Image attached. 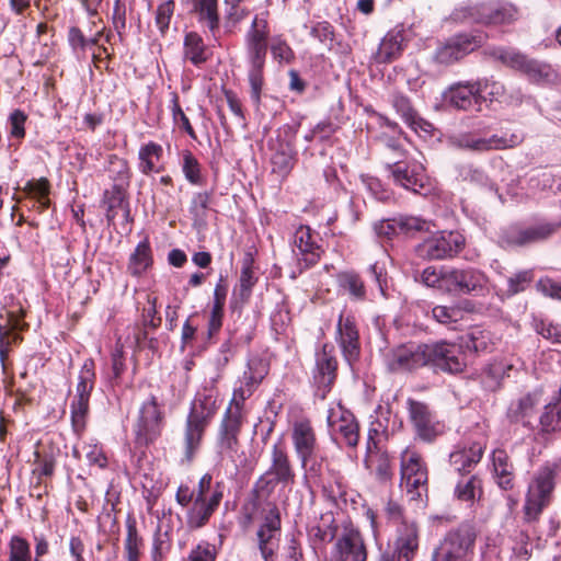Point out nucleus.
Returning <instances> with one entry per match:
<instances>
[{
  "label": "nucleus",
  "instance_id": "nucleus-1",
  "mask_svg": "<svg viewBox=\"0 0 561 561\" xmlns=\"http://www.w3.org/2000/svg\"><path fill=\"white\" fill-rule=\"evenodd\" d=\"M387 149L391 156L386 157V168L392 181L405 190L421 193L428 181L422 163L405 160V152L396 142H389Z\"/></svg>",
  "mask_w": 561,
  "mask_h": 561
},
{
  "label": "nucleus",
  "instance_id": "nucleus-2",
  "mask_svg": "<svg viewBox=\"0 0 561 561\" xmlns=\"http://www.w3.org/2000/svg\"><path fill=\"white\" fill-rule=\"evenodd\" d=\"M216 411V399L211 394L199 396L193 401L184 431L185 457L187 460H192L199 448L205 430Z\"/></svg>",
  "mask_w": 561,
  "mask_h": 561
},
{
  "label": "nucleus",
  "instance_id": "nucleus-3",
  "mask_svg": "<svg viewBox=\"0 0 561 561\" xmlns=\"http://www.w3.org/2000/svg\"><path fill=\"white\" fill-rule=\"evenodd\" d=\"M296 473L283 443H276L271 449V463L268 469L259 478L255 490L260 493L271 494L276 485L284 488L295 483Z\"/></svg>",
  "mask_w": 561,
  "mask_h": 561
},
{
  "label": "nucleus",
  "instance_id": "nucleus-4",
  "mask_svg": "<svg viewBox=\"0 0 561 561\" xmlns=\"http://www.w3.org/2000/svg\"><path fill=\"white\" fill-rule=\"evenodd\" d=\"M556 465L545 466L537 471L528 486L524 505L525 519L527 522L537 520L543 508L550 503L556 485Z\"/></svg>",
  "mask_w": 561,
  "mask_h": 561
},
{
  "label": "nucleus",
  "instance_id": "nucleus-5",
  "mask_svg": "<svg viewBox=\"0 0 561 561\" xmlns=\"http://www.w3.org/2000/svg\"><path fill=\"white\" fill-rule=\"evenodd\" d=\"M477 534L465 525L449 531L435 549L432 561H471Z\"/></svg>",
  "mask_w": 561,
  "mask_h": 561
},
{
  "label": "nucleus",
  "instance_id": "nucleus-6",
  "mask_svg": "<svg viewBox=\"0 0 561 561\" xmlns=\"http://www.w3.org/2000/svg\"><path fill=\"white\" fill-rule=\"evenodd\" d=\"M400 486L411 501H422L427 496V469L421 456L409 448L401 453Z\"/></svg>",
  "mask_w": 561,
  "mask_h": 561
},
{
  "label": "nucleus",
  "instance_id": "nucleus-7",
  "mask_svg": "<svg viewBox=\"0 0 561 561\" xmlns=\"http://www.w3.org/2000/svg\"><path fill=\"white\" fill-rule=\"evenodd\" d=\"M243 424V419H239L238 411H226L220 422L216 449L221 460H228L238 467V460L243 456L239 453L241 445L239 435Z\"/></svg>",
  "mask_w": 561,
  "mask_h": 561
},
{
  "label": "nucleus",
  "instance_id": "nucleus-8",
  "mask_svg": "<svg viewBox=\"0 0 561 561\" xmlns=\"http://www.w3.org/2000/svg\"><path fill=\"white\" fill-rule=\"evenodd\" d=\"M94 362L89 358L84 360L80 369L78 383L76 387V394L70 404L71 421L76 432L83 430L85 425V417L89 412L90 396L94 388Z\"/></svg>",
  "mask_w": 561,
  "mask_h": 561
},
{
  "label": "nucleus",
  "instance_id": "nucleus-9",
  "mask_svg": "<svg viewBox=\"0 0 561 561\" xmlns=\"http://www.w3.org/2000/svg\"><path fill=\"white\" fill-rule=\"evenodd\" d=\"M465 245V238L454 231L434 233L415 245V253L424 260H444L458 254Z\"/></svg>",
  "mask_w": 561,
  "mask_h": 561
},
{
  "label": "nucleus",
  "instance_id": "nucleus-10",
  "mask_svg": "<svg viewBox=\"0 0 561 561\" xmlns=\"http://www.w3.org/2000/svg\"><path fill=\"white\" fill-rule=\"evenodd\" d=\"M518 142L515 135L510 138L492 135L484 137L477 131H461L448 136L447 144L455 149L482 153L514 147Z\"/></svg>",
  "mask_w": 561,
  "mask_h": 561
},
{
  "label": "nucleus",
  "instance_id": "nucleus-11",
  "mask_svg": "<svg viewBox=\"0 0 561 561\" xmlns=\"http://www.w3.org/2000/svg\"><path fill=\"white\" fill-rule=\"evenodd\" d=\"M327 424L332 438L347 447H356L359 439V427L353 413L340 402L328 410Z\"/></svg>",
  "mask_w": 561,
  "mask_h": 561
},
{
  "label": "nucleus",
  "instance_id": "nucleus-12",
  "mask_svg": "<svg viewBox=\"0 0 561 561\" xmlns=\"http://www.w3.org/2000/svg\"><path fill=\"white\" fill-rule=\"evenodd\" d=\"M163 426V414L156 397H150L140 408L137 423L134 427L138 446H148L160 435Z\"/></svg>",
  "mask_w": 561,
  "mask_h": 561
},
{
  "label": "nucleus",
  "instance_id": "nucleus-13",
  "mask_svg": "<svg viewBox=\"0 0 561 561\" xmlns=\"http://www.w3.org/2000/svg\"><path fill=\"white\" fill-rule=\"evenodd\" d=\"M409 420L416 436L424 442H433L444 432V424L440 423L430 407L414 399L407 400Z\"/></svg>",
  "mask_w": 561,
  "mask_h": 561
},
{
  "label": "nucleus",
  "instance_id": "nucleus-14",
  "mask_svg": "<svg viewBox=\"0 0 561 561\" xmlns=\"http://www.w3.org/2000/svg\"><path fill=\"white\" fill-rule=\"evenodd\" d=\"M386 365L392 373L408 371L428 365L427 344L408 343L389 351Z\"/></svg>",
  "mask_w": 561,
  "mask_h": 561
},
{
  "label": "nucleus",
  "instance_id": "nucleus-15",
  "mask_svg": "<svg viewBox=\"0 0 561 561\" xmlns=\"http://www.w3.org/2000/svg\"><path fill=\"white\" fill-rule=\"evenodd\" d=\"M428 364L436 368L456 374L466 367L461 347L445 341L427 344Z\"/></svg>",
  "mask_w": 561,
  "mask_h": 561
},
{
  "label": "nucleus",
  "instance_id": "nucleus-16",
  "mask_svg": "<svg viewBox=\"0 0 561 561\" xmlns=\"http://www.w3.org/2000/svg\"><path fill=\"white\" fill-rule=\"evenodd\" d=\"M488 284V278L479 270L474 268H450L446 270L445 289L462 294H482Z\"/></svg>",
  "mask_w": 561,
  "mask_h": 561
},
{
  "label": "nucleus",
  "instance_id": "nucleus-17",
  "mask_svg": "<svg viewBox=\"0 0 561 561\" xmlns=\"http://www.w3.org/2000/svg\"><path fill=\"white\" fill-rule=\"evenodd\" d=\"M256 538L264 561H273L280 540V517L276 506H273L266 514L263 524L256 531Z\"/></svg>",
  "mask_w": 561,
  "mask_h": 561
},
{
  "label": "nucleus",
  "instance_id": "nucleus-18",
  "mask_svg": "<svg viewBox=\"0 0 561 561\" xmlns=\"http://www.w3.org/2000/svg\"><path fill=\"white\" fill-rule=\"evenodd\" d=\"M291 439L301 467L307 468L308 463L314 458L318 449L316 433L310 421H296L293 424Z\"/></svg>",
  "mask_w": 561,
  "mask_h": 561
},
{
  "label": "nucleus",
  "instance_id": "nucleus-19",
  "mask_svg": "<svg viewBox=\"0 0 561 561\" xmlns=\"http://www.w3.org/2000/svg\"><path fill=\"white\" fill-rule=\"evenodd\" d=\"M314 233L308 226H300L294 233L293 252L299 265L308 268L318 263L322 249L314 240Z\"/></svg>",
  "mask_w": 561,
  "mask_h": 561
},
{
  "label": "nucleus",
  "instance_id": "nucleus-20",
  "mask_svg": "<svg viewBox=\"0 0 561 561\" xmlns=\"http://www.w3.org/2000/svg\"><path fill=\"white\" fill-rule=\"evenodd\" d=\"M542 391L536 389L527 392L519 398L512 400L507 409V419L511 423L520 424L524 427L531 428L536 416L537 407L541 402Z\"/></svg>",
  "mask_w": 561,
  "mask_h": 561
},
{
  "label": "nucleus",
  "instance_id": "nucleus-21",
  "mask_svg": "<svg viewBox=\"0 0 561 561\" xmlns=\"http://www.w3.org/2000/svg\"><path fill=\"white\" fill-rule=\"evenodd\" d=\"M337 561H366L367 548L363 536L356 528H345L334 545Z\"/></svg>",
  "mask_w": 561,
  "mask_h": 561
},
{
  "label": "nucleus",
  "instance_id": "nucleus-22",
  "mask_svg": "<svg viewBox=\"0 0 561 561\" xmlns=\"http://www.w3.org/2000/svg\"><path fill=\"white\" fill-rule=\"evenodd\" d=\"M336 341L348 364L355 362L360 352L359 333L354 317L341 314L336 325Z\"/></svg>",
  "mask_w": 561,
  "mask_h": 561
},
{
  "label": "nucleus",
  "instance_id": "nucleus-23",
  "mask_svg": "<svg viewBox=\"0 0 561 561\" xmlns=\"http://www.w3.org/2000/svg\"><path fill=\"white\" fill-rule=\"evenodd\" d=\"M337 360L334 355V347L324 344L321 351L316 354V368L313 379L317 386L323 390V396L330 390L336 378Z\"/></svg>",
  "mask_w": 561,
  "mask_h": 561
},
{
  "label": "nucleus",
  "instance_id": "nucleus-24",
  "mask_svg": "<svg viewBox=\"0 0 561 561\" xmlns=\"http://www.w3.org/2000/svg\"><path fill=\"white\" fill-rule=\"evenodd\" d=\"M222 497L224 485L217 482L207 501H194L193 506L187 512V526L191 529H198L205 526L219 506Z\"/></svg>",
  "mask_w": 561,
  "mask_h": 561
},
{
  "label": "nucleus",
  "instance_id": "nucleus-25",
  "mask_svg": "<svg viewBox=\"0 0 561 561\" xmlns=\"http://www.w3.org/2000/svg\"><path fill=\"white\" fill-rule=\"evenodd\" d=\"M479 88L474 82H459L451 85L445 94L447 102L463 111H481V104L478 96Z\"/></svg>",
  "mask_w": 561,
  "mask_h": 561
},
{
  "label": "nucleus",
  "instance_id": "nucleus-26",
  "mask_svg": "<svg viewBox=\"0 0 561 561\" xmlns=\"http://www.w3.org/2000/svg\"><path fill=\"white\" fill-rule=\"evenodd\" d=\"M558 230L557 222H540L533 227H513L505 233L508 244L525 245L528 243L545 240Z\"/></svg>",
  "mask_w": 561,
  "mask_h": 561
},
{
  "label": "nucleus",
  "instance_id": "nucleus-27",
  "mask_svg": "<svg viewBox=\"0 0 561 561\" xmlns=\"http://www.w3.org/2000/svg\"><path fill=\"white\" fill-rule=\"evenodd\" d=\"M273 153L271 156L272 171L282 178H286L296 162V151L289 139L278 137L271 142Z\"/></svg>",
  "mask_w": 561,
  "mask_h": 561
},
{
  "label": "nucleus",
  "instance_id": "nucleus-28",
  "mask_svg": "<svg viewBox=\"0 0 561 561\" xmlns=\"http://www.w3.org/2000/svg\"><path fill=\"white\" fill-rule=\"evenodd\" d=\"M482 455L483 446L480 443H465L457 445L450 453L449 463L459 473L470 472L481 460Z\"/></svg>",
  "mask_w": 561,
  "mask_h": 561
},
{
  "label": "nucleus",
  "instance_id": "nucleus-29",
  "mask_svg": "<svg viewBox=\"0 0 561 561\" xmlns=\"http://www.w3.org/2000/svg\"><path fill=\"white\" fill-rule=\"evenodd\" d=\"M397 559L411 561L419 549V530L414 523H403L398 530V537L394 542Z\"/></svg>",
  "mask_w": 561,
  "mask_h": 561
},
{
  "label": "nucleus",
  "instance_id": "nucleus-30",
  "mask_svg": "<svg viewBox=\"0 0 561 561\" xmlns=\"http://www.w3.org/2000/svg\"><path fill=\"white\" fill-rule=\"evenodd\" d=\"M483 55L501 62L503 66L523 73L529 57L514 47L491 46L483 50Z\"/></svg>",
  "mask_w": 561,
  "mask_h": 561
},
{
  "label": "nucleus",
  "instance_id": "nucleus-31",
  "mask_svg": "<svg viewBox=\"0 0 561 561\" xmlns=\"http://www.w3.org/2000/svg\"><path fill=\"white\" fill-rule=\"evenodd\" d=\"M340 290L347 295L352 301H364L367 299V288L359 274L354 271H345L337 274Z\"/></svg>",
  "mask_w": 561,
  "mask_h": 561
},
{
  "label": "nucleus",
  "instance_id": "nucleus-32",
  "mask_svg": "<svg viewBox=\"0 0 561 561\" xmlns=\"http://www.w3.org/2000/svg\"><path fill=\"white\" fill-rule=\"evenodd\" d=\"M183 55L186 60L198 67L209 59L210 50L199 34L188 32L184 37Z\"/></svg>",
  "mask_w": 561,
  "mask_h": 561
},
{
  "label": "nucleus",
  "instance_id": "nucleus-33",
  "mask_svg": "<svg viewBox=\"0 0 561 561\" xmlns=\"http://www.w3.org/2000/svg\"><path fill=\"white\" fill-rule=\"evenodd\" d=\"M516 18L517 11L511 5L494 7L483 3L478 23L484 25H505L515 21Z\"/></svg>",
  "mask_w": 561,
  "mask_h": 561
},
{
  "label": "nucleus",
  "instance_id": "nucleus-34",
  "mask_svg": "<svg viewBox=\"0 0 561 561\" xmlns=\"http://www.w3.org/2000/svg\"><path fill=\"white\" fill-rule=\"evenodd\" d=\"M392 105L397 113L401 115L404 122L414 130L421 128L428 133L432 129V124L424 122L419 117L416 111L412 107L410 100L402 94H394L392 96Z\"/></svg>",
  "mask_w": 561,
  "mask_h": 561
},
{
  "label": "nucleus",
  "instance_id": "nucleus-35",
  "mask_svg": "<svg viewBox=\"0 0 561 561\" xmlns=\"http://www.w3.org/2000/svg\"><path fill=\"white\" fill-rule=\"evenodd\" d=\"M254 259L251 253H247L242 260L240 272L239 287L234 289L233 297L238 298L242 304L249 300L252 288L257 278L253 271Z\"/></svg>",
  "mask_w": 561,
  "mask_h": 561
},
{
  "label": "nucleus",
  "instance_id": "nucleus-36",
  "mask_svg": "<svg viewBox=\"0 0 561 561\" xmlns=\"http://www.w3.org/2000/svg\"><path fill=\"white\" fill-rule=\"evenodd\" d=\"M492 462L499 485L504 490L513 488L514 467L508 455L503 449H495L492 454Z\"/></svg>",
  "mask_w": 561,
  "mask_h": 561
},
{
  "label": "nucleus",
  "instance_id": "nucleus-37",
  "mask_svg": "<svg viewBox=\"0 0 561 561\" xmlns=\"http://www.w3.org/2000/svg\"><path fill=\"white\" fill-rule=\"evenodd\" d=\"M162 154L163 149L161 145L153 141L142 145L138 151L139 171L145 175L152 172H160L161 168L157 167V163L160 161Z\"/></svg>",
  "mask_w": 561,
  "mask_h": 561
},
{
  "label": "nucleus",
  "instance_id": "nucleus-38",
  "mask_svg": "<svg viewBox=\"0 0 561 561\" xmlns=\"http://www.w3.org/2000/svg\"><path fill=\"white\" fill-rule=\"evenodd\" d=\"M530 82L538 84L554 83L559 79L558 72L551 65L529 58L523 71Z\"/></svg>",
  "mask_w": 561,
  "mask_h": 561
},
{
  "label": "nucleus",
  "instance_id": "nucleus-39",
  "mask_svg": "<svg viewBox=\"0 0 561 561\" xmlns=\"http://www.w3.org/2000/svg\"><path fill=\"white\" fill-rule=\"evenodd\" d=\"M535 274L533 270H523L513 273L506 278V285L500 289V297L502 299L512 298L520 293H524L534 282Z\"/></svg>",
  "mask_w": 561,
  "mask_h": 561
},
{
  "label": "nucleus",
  "instance_id": "nucleus-40",
  "mask_svg": "<svg viewBox=\"0 0 561 561\" xmlns=\"http://www.w3.org/2000/svg\"><path fill=\"white\" fill-rule=\"evenodd\" d=\"M486 39L488 35L482 32L460 33L450 37V41L458 51V56L461 58L481 47Z\"/></svg>",
  "mask_w": 561,
  "mask_h": 561
},
{
  "label": "nucleus",
  "instance_id": "nucleus-41",
  "mask_svg": "<svg viewBox=\"0 0 561 561\" xmlns=\"http://www.w3.org/2000/svg\"><path fill=\"white\" fill-rule=\"evenodd\" d=\"M513 369V365H510L503 360H496L489 364L482 373V382L490 390H495L500 387L502 379L507 376L510 377V370Z\"/></svg>",
  "mask_w": 561,
  "mask_h": 561
},
{
  "label": "nucleus",
  "instance_id": "nucleus-42",
  "mask_svg": "<svg viewBox=\"0 0 561 561\" xmlns=\"http://www.w3.org/2000/svg\"><path fill=\"white\" fill-rule=\"evenodd\" d=\"M152 263L151 249L149 241L145 239L139 242L131 254L128 270L133 275L142 274Z\"/></svg>",
  "mask_w": 561,
  "mask_h": 561
},
{
  "label": "nucleus",
  "instance_id": "nucleus-43",
  "mask_svg": "<svg viewBox=\"0 0 561 561\" xmlns=\"http://www.w3.org/2000/svg\"><path fill=\"white\" fill-rule=\"evenodd\" d=\"M366 466L375 471L376 478L386 482L392 478V467L390 457L385 451L370 453L365 460Z\"/></svg>",
  "mask_w": 561,
  "mask_h": 561
},
{
  "label": "nucleus",
  "instance_id": "nucleus-44",
  "mask_svg": "<svg viewBox=\"0 0 561 561\" xmlns=\"http://www.w3.org/2000/svg\"><path fill=\"white\" fill-rule=\"evenodd\" d=\"M542 432L552 433L561 430V402L553 400L545 405V411L539 419Z\"/></svg>",
  "mask_w": 561,
  "mask_h": 561
},
{
  "label": "nucleus",
  "instance_id": "nucleus-45",
  "mask_svg": "<svg viewBox=\"0 0 561 561\" xmlns=\"http://www.w3.org/2000/svg\"><path fill=\"white\" fill-rule=\"evenodd\" d=\"M23 192L36 199L43 209L49 207V192L50 184L47 179L41 178L38 180L27 181L25 186L23 187Z\"/></svg>",
  "mask_w": 561,
  "mask_h": 561
},
{
  "label": "nucleus",
  "instance_id": "nucleus-46",
  "mask_svg": "<svg viewBox=\"0 0 561 561\" xmlns=\"http://www.w3.org/2000/svg\"><path fill=\"white\" fill-rule=\"evenodd\" d=\"M194 10L198 13L199 20L206 22L211 32L218 27L217 0H194Z\"/></svg>",
  "mask_w": 561,
  "mask_h": 561
},
{
  "label": "nucleus",
  "instance_id": "nucleus-47",
  "mask_svg": "<svg viewBox=\"0 0 561 561\" xmlns=\"http://www.w3.org/2000/svg\"><path fill=\"white\" fill-rule=\"evenodd\" d=\"M482 493L481 480L477 476H471L466 480H460L455 488V495L458 500L472 502Z\"/></svg>",
  "mask_w": 561,
  "mask_h": 561
},
{
  "label": "nucleus",
  "instance_id": "nucleus-48",
  "mask_svg": "<svg viewBox=\"0 0 561 561\" xmlns=\"http://www.w3.org/2000/svg\"><path fill=\"white\" fill-rule=\"evenodd\" d=\"M477 88H479V100L480 104L482 101H499L505 93L504 84L492 80V79H481L476 81Z\"/></svg>",
  "mask_w": 561,
  "mask_h": 561
},
{
  "label": "nucleus",
  "instance_id": "nucleus-49",
  "mask_svg": "<svg viewBox=\"0 0 561 561\" xmlns=\"http://www.w3.org/2000/svg\"><path fill=\"white\" fill-rule=\"evenodd\" d=\"M127 534L125 539V552L127 561H139L140 548L142 547V539L139 537L135 522L128 520Z\"/></svg>",
  "mask_w": 561,
  "mask_h": 561
},
{
  "label": "nucleus",
  "instance_id": "nucleus-50",
  "mask_svg": "<svg viewBox=\"0 0 561 561\" xmlns=\"http://www.w3.org/2000/svg\"><path fill=\"white\" fill-rule=\"evenodd\" d=\"M491 333L481 329H472L466 340V347L476 353H484L490 351L492 346Z\"/></svg>",
  "mask_w": 561,
  "mask_h": 561
},
{
  "label": "nucleus",
  "instance_id": "nucleus-51",
  "mask_svg": "<svg viewBox=\"0 0 561 561\" xmlns=\"http://www.w3.org/2000/svg\"><path fill=\"white\" fill-rule=\"evenodd\" d=\"M399 234L413 237L417 232L430 231V222L414 216H399L397 217Z\"/></svg>",
  "mask_w": 561,
  "mask_h": 561
},
{
  "label": "nucleus",
  "instance_id": "nucleus-52",
  "mask_svg": "<svg viewBox=\"0 0 561 561\" xmlns=\"http://www.w3.org/2000/svg\"><path fill=\"white\" fill-rule=\"evenodd\" d=\"M218 549L206 540L198 542L182 561H216Z\"/></svg>",
  "mask_w": 561,
  "mask_h": 561
},
{
  "label": "nucleus",
  "instance_id": "nucleus-53",
  "mask_svg": "<svg viewBox=\"0 0 561 561\" xmlns=\"http://www.w3.org/2000/svg\"><path fill=\"white\" fill-rule=\"evenodd\" d=\"M432 317L438 323L450 325L463 319V310L459 307L435 306Z\"/></svg>",
  "mask_w": 561,
  "mask_h": 561
},
{
  "label": "nucleus",
  "instance_id": "nucleus-54",
  "mask_svg": "<svg viewBox=\"0 0 561 561\" xmlns=\"http://www.w3.org/2000/svg\"><path fill=\"white\" fill-rule=\"evenodd\" d=\"M267 21L263 18L255 16L252 21L251 27L247 33V44H266L268 36Z\"/></svg>",
  "mask_w": 561,
  "mask_h": 561
},
{
  "label": "nucleus",
  "instance_id": "nucleus-55",
  "mask_svg": "<svg viewBox=\"0 0 561 561\" xmlns=\"http://www.w3.org/2000/svg\"><path fill=\"white\" fill-rule=\"evenodd\" d=\"M9 561H31L32 554L28 542L19 536H13L9 543Z\"/></svg>",
  "mask_w": 561,
  "mask_h": 561
},
{
  "label": "nucleus",
  "instance_id": "nucleus-56",
  "mask_svg": "<svg viewBox=\"0 0 561 561\" xmlns=\"http://www.w3.org/2000/svg\"><path fill=\"white\" fill-rule=\"evenodd\" d=\"M182 170L185 179L192 184H199L202 180L201 164L188 150L183 152Z\"/></svg>",
  "mask_w": 561,
  "mask_h": 561
},
{
  "label": "nucleus",
  "instance_id": "nucleus-57",
  "mask_svg": "<svg viewBox=\"0 0 561 561\" xmlns=\"http://www.w3.org/2000/svg\"><path fill=\"white\" fill-rule=\"evenodd\" d=\"M273 58L279 64H290L295 59V53L282 37H274L271 43Z\"/></svg>",
  "mask_w": 561,
  "mask_h": 561
},
{
  "label": "nucleus",
  "instance_id": "nucleus-58",
  "mask_svg": "<svg viewBox=\"0 0 561 561\" xmlns=\"http://www.w3.org/2000/svg\"><path fill=\"white\" fill-rule=\"evenodd\" d=\"M481 11L482 4L460 5L451 12L450 20L456 23H478Z\"/></svg>",
  "mask_w": 561,
  "mask_h": 561
},
{
  "label": "nucleus",
  "instance_id": "nucleus-59",
  "mask_svg": "<svg viewBox=\"0 0 561 561\" xmlns=\"http://www.w3.org/2000/svg\"><path fill=\"white\" fill-rule=\"evenodd\" d=\"M174 2L172 0L165 1L158 5L156 11V25L162 35L169 30L170 21L174 12Z\"/></svg>",
  "mask_w": 561,
  "mask_h": 561
},
{
  "label": "nucleus",
  "instance_id": "nucleus-60",
  "mask_svg": "<svg viewBox=\"0 0 561 561\" xmlns=\"http://www.w3.org/2000/svg\"><path fill=\"white\" fill-rule=\"evenodd\" d=\"M462 59L458 56V51L456 50L455 45L450 41V38L439 47H437L434 60L440 65H451L458 60Z\"/></svg>",
  "mask_w": 561,
  "mask_h": 561
},
{
  "label": "nucleus",
  "instance_id": "nucleus-61",
  "mask_svg": "<svg viewBox=\"0 0 561 561\" xmlns=\"http://www.w3.org/2000/svg\"><path fill=\"white\" fill-rule=\"evenodd\" d=\"M534 328L538 334L553 343H561V328L542 319H535Z\"/></svg>",
  "mask_w": 561,
  "mask_h": 561
},
{
  "label": "nucleus",
  "instance_id": "nucleus-62",
  "mask_svg": "<svg viewBox=\"0 0 561 561\" xmlns=\"http://www.w3.org/2000/svg\"><path fill=\"white\" fill-rule=\"evenodd\" d=\"M401 51V44L398 36L385 37L380 44L378 56L382 61H390Z\"/></svg>",
  "mask_w": 561,
  "mask_h": 561
},
{
  "label": "nucleus",
  "instance_id": "nucleus-63",
  "mask_svg": "<svg viewBox=\"0 0 561 561\" xmlns=\"http://www.w3.org/2000/svg\"><path fill=\"white\" fill-rule=\"evenodd\" d=\"M445 274L446 270H437L434 266H428L423 270L421 280L428 287H439L445 289Z\"/></svg>",
  "mask_w": 561,
  "mask_h": 561
},
{
  "label": "nucleus",
  "instance_id": "nucleus-64",
  "mask_svg": "<svg viewBox=\"0 0 561 561\" xmlns=\"http://www.w3.org/2000/svg\"><path fill=\"white\" fill-rule=\"evenodd\" d=\"M536 288L547 297L561 300V282L558 283L549 277H542L536 283Z\"/></svg>",
  "mask_w": 561,
  "mask_h": 561
}]
</instances>
